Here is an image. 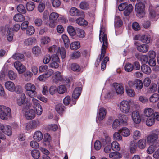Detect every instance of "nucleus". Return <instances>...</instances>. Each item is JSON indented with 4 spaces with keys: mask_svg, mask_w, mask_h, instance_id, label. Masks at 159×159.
Instances as JSON below:
<instances>
[{
    "mask_svg": "<svg viewBox=\"0 0 159 159\" xmlns=\"http://www.w3.org/2000/svg\"><path fill=\"white\" fill-rule=\"evenodd\" d=\"M159 131L156 130L146 137L147 143L150 145H154L155 147L159 146Z\"/></svg>",
    "mask_w": 159,
    "mask_h": 159,
    "instance_id": "nucleus-1",
    "label": "nucleus"
},
{
    "mask_svg": "<svg viewBox=\"0 0 159 159\" xmlns=\"http://www.w3.org/2000/svg\"><path fill=\"white\" fill-rule=\"evenodd\" d=\"M105 29L101 27L99 35V40L101 43H102L101 48V55H104L106 53V50L108 46L107 39V34L105 33Z\"/></svg>",
    "mask_w": 159,
    "mask_h": 159,
    "instance_id": "nucleus-2",
    "label": "nucleus"
},
{
    "mask_svg": "<svg viewBox=\"0 0 159 159\" xmlns=\"http://www.w3.org/2000/svg\"><path fill=\"white\" fill-rule=\"evenodd\" d=\"M24 88L27 96L31 98L36 97L37 93L36 91V87L33 84L28 83L25 84Z\"/></svg>",
    "mask_w": 159,
    "mask_h": 159,
    "instance_id": "nucleus-3",
    "label": "nucleus"
},
{
    "mask_svg": "<svg viewBox=\"0 0 159 159\" xmlns=\"http://www.w3.org/2000/svg\"><path fill=\"white\" fill-rule=\"evenodd\" d=\"M48 51L49 52L52 53L57 52V53H60L62 59L65 57L66 52L65 48L63 47L58 48L56 46L54 45L48 48Z\"/></svg>",
    "mask_w": 159,
    "mask_h": 159,
    "instance_id": "nucleus-4",
    "label": "nucleus"
},
{
    "mask_svg": "<svg viewBox=\"0 0 159 159\" xmlns=\"http://www.w3.org/2000/svg\"><path fill=\"white\" fill-rule=\"evenodd\" d=\"M119 109L122 113L127 114L129 113L130 110V106L129 101L124 100L119 104Z\"/></svg>",
    "mask_w": 159,
    "mask_h": 159,
    "instance_id": "nucleus-5",
    "label": "nucleus"
},
{
    "mask_svg": "<svg viewBox=\"0 0 159 159\" xmlns=\"http://www.w3.org/2000/svg\"><path fill=\"white\" fill-rule=\"evenodd\" d=\"M11 112V109L9 107L3 105H0V118L1 119L7 120Z\"/></svg>",
    "mask_w": 159,
    "mask_h": 159,
    "instance_id": "nucleus-6",
    "label": "nucleus"
},
{
    "mask_svg": "<svg viewBox=\"0 0 159 159\" xmlns=\"http://www.w3.org/2000/svg\"><path fill=\"white\" fill-rule=\"evenodd\" d=\"M135 10L136 15L139 18L143 17L145 14L144 5L142 2L138 3L136 4Z\"/></svg>",
    "mask_w": 159,
    "mask_h": 159,
    "instance_id": "nucleus-7",
    "label": "nucleus"
},
{
    "mask_svg": "<svg viewBox=\"0 0 159 159\" xmlns=\"http://www.w3.org/2000/svg\"><path fill=\"white\" fill-rule=\"evenodd\" d=\"M32 103L30 107L32 106L35 110L36 113L38 115H40L42 113V108L39 103V101L35 98H33L32 100Z\"/></svg>",
    "mask_w": 159,
    "mask_h": 159,
    "instance_id": "nucleus-8",
    "label": "nucleus"
},
{
    "mask_svg": "<svg viewBox=\"0 0 159 159\" xmlns=\"http://www.w3.org/2000/svg\"><path fill=\"white\" fill-rule=\"evenodd\" d=\"M135 39L141 41L143 43L148 44L152 41L151 36L146 34L144 35H138L135 36Z\"/></svg>",
    "mask_w": 159,
    "mask_h": 159,
    "instance_id": "nucleus-9",
    "label": "nucleus"
},
{
    "mask_svg": "<svg viewBox=\"0 0 159 159\" xmlns=\"http://www.w3.org/2000/svg\"><path fill=\"white\" fill-rule=\"evenodd\" d=\"M131 118L133 122L136 124H139L141 121L140 114L139 112L136 110L132 112Z\"/></svg>",
    "mask_w": 159,
    "mask_h": 159,
    "instance_id": "nucleus-10",
    "label": "nucleus"
},
{
    "mask_svg": "<svg viewBox=\"0 0 159 159\" xmlns=\"http://www.w3.org/2000/svg\"><path fill=\"white\" fill-rule=\"evenodd\" d=\"M40 125V122L38 120H33L28 123L26 126V129L29 130L34 129Z\"/></svg>",
    "mask_w": 159,
    "mask_h": 159,
    "instance_id": "nucleus-11",
    "label": "nucleus"
},
{
    "mask_svg": "<svg viewBox=\"0 0 159 159\" xmlns=\"http://www.w3.org/2000/svg\"><path fill=\"white\" fill-rule=\"evenodd\" d=\"M14 65L19 74L22 73L26 70L25 67L20 62L18 61L15 62L14 63Z\"/></svg>",
    "mask_w": 159,
    "mask_h": 159,
    "instance_id": "nucleus-12",
    "label": "nucleus"
},
{
    "mask_svg": "<svg viewBox=\"0 0 159 159\" xmlns=\"http://www.w3.org/2000/svg\"><path fill=\"white\" fill-rule=\"evenodd\" d=\"M113 86L117 94L122 95L124 93V89L122 84L115 83L113 84Z\"/></svg>",
    "mask_w": 159,
    "mask_h": 159,
    "instance_id": "nucleus-13",
    "label": "nucleus"
},
{
    "mask_svg": "<svg viewBox=\"0 0 159 159\" xmlns=\"http://www.w3.org/2000/svg\"><path fill=\"white\" fill-rule=\"evenodd\" d=\"M69 14L72 16H79L81 14L80 11L75 7H72L70 9Z\"/></svg>",
    "mask_w": 159,
    "mask_h": 159,
    "instance_id": "nucleus-14",
    "label": "nucleus"
},
{
    "mask_svg": "<svg viewBox=\"0 0 159 159\" xmlns=\"http://www.w3.org/2000/svg\"><path fill=\"white\" fill-rule=\"evenodd\" d=\"M5 86L6 88L11 92H14L15 90L16 86L13 82L9 81L5 82Z\"/></svg>",
    "mask_w": 159,
    "mask_h": 159,
    "instance_id": "nucleus-15",
    "label": "nucleus"
},
{
    "mask_svg": "<svg viewBox=\"0 0 159 159\" xmlns=\"http://www.w3.org/2000/svg\"><path fill=\"white\" fill-rule=\"evenodd\" d=\"M25 116L27 119H32L35 117V112L33 109H29L25 111Z\"/></svg>",
    "mask_w": 159,
    "mask_h": 159,
    "instance_id": "nucleus-16",
    "label": "nucleus"
},
{
    "mask_svg": "<svg viewBox=\"0 0 159 159\" xmlns=\"http://www.w3.org/2000/svg\"><path fill=\"white\" fill-rule=\"evenodd\" d=\"M62 79V76L60 72L56 71L54 73L53 76L52 81L53 82L57 83Z\"/></svg>",
    "mask_w": 159,
    "mask_h": 159,
    "instance_id": "nucleus-17",
    "label": "nucleus"
},
{
    "mask_svg": "<svg viewBox=\"0 0 159 159\" xmlns=\"http://www.w3.org/2000/svg\"><path fill=\"white\" fill-rule=\"evenodd\" d=\"M106 113V110L103 107L100 108L98 111V120L101 121L104 119L105 118Z\"/></svg>",
    "mask_w": 159,
    "mask_h": 159,
    "instance_id": "nucleus-18",
    "label": "nucleus"
},
{
    "mask_svg": "<svg viewBox=\"0 0 159 159\" xmlns=\"http://www.w3.org/2000/svg\"><path fill=\"white\" fill-rule=\"evenodd\" d=\"M82 90V88L81 87L76 88L72 93V98L75 99L78 98L80 95Z\"/></svg>",
    "mask_w": 159,
    "mask_h": 159,
    "instance_id": "nucleus-19",
    "label": "nucleus"
},
{
    "mask_svg": "<svg viewBox=\"0 0 159 159\" xmlns=\"http://www.w3.org/2000/svg\"><path fill=\"white\" fill-rule=\"evenodd\" d=\"M144 116L147 117L155 116L153 110L150 108H146L143 111Z\"/></svg>",
    "mask_w": 159,
    "mask_h": 159,
    "instance_id": "nucleus-20",
    "label": "nucleus"
},
{
    "mask_svg": "<svg viewBox=\"0 0 159 159\" xmlns=\"http://www.w3.org/2000/svg\"><path fill=\"white\" fill-rule=\"evenodd\" d=\"M43 136L42 133L40 131H37L34 134V139L36 141H40L43 139Z\"/></svg>",
    "mask_w": 159,
    "mask_h": 159,
    "instance_id": "nucleus-21",
    "label": "nucleus"
},
{
    "mask_svg": "<svg viewBox=\"0 0 159 159\" xmlns=\"http://www.w3.org/2000/svg\"><path fill=\"white\" fill-rule=\"evenodd\" d=\"M120 122L124 125H126L128 120V117L126 115L120 114L118 117Z\"/></svg>",
    "mask_w": 159,
    "mask_h": 159,
    "instance_id": "nucleus-22",
    "label": "nucleus"
},
{
    "mask_svg": "<svg viewBox=\"0 0 159 159\" xmlns=\"http://www.w3.org/2000/svg\"><path fill=\"white\" fill-rule=\"evenodd\" d=\"M147 140L144 139L142 138L137 141V145L138 147L141 149H144L146 144Z\"/></svg>",
    "mask_w": 159,
    "mask_h": 159,
    "instance_id": "nucleus-23",
    "label": "nucleus"
},
{
    "mask_svg": "<svg viewBox=\"0 0 159 159\" xmlns=\"http://www.w3.org/2000/svg\"><path fill=\"white\" fill-rule=\"evenodd\" d=\"M121 135L125 137H127L130 134V130L127 128L124 127L121 128L119 131Z\"/></svg>",
    "mask_w": 159,
    "mask_h": 159,
    "instance_id": "nucleus-24",
    "label": "nucleus"
},
{
    "mask_svg": "<svg viewBox=\"0 0 159 159\" xmlns=\"http://www.w3.org/2000/svg\"><path fill=\"white\" fill-rule=\"evenodd\" d=\"M137 49L139 52L145 53L148 50L149 46L147 44H142L137 47Z\"/></svg>",
    "mask_w": 159,
    "mask_h": 159,
    "instance_id": "nucleus-25",
    "label": "nucleus"
},
{
    "mask_svg": "<svg viewBox=\"0 0 159 159\" xmlns=\"http://www.w3.org/2000/svg\"><path fill=\"white\" fill-rule=\"evenodd\" d=\"M25 19V16L20 14H16L14 15L13 17L14 20L17 22H22L24 21Z\"/></svg>",
    "mask_w": 159,
    "mask_h": 159,
    "instance_id": "nucleus-26",
    "label": "nucleus"
},
{
    "mask_svg": "<svg viewBox=\"0 0 159 159\" xmlns=\"http://www.w3.org/2000/svg\"><path fill=\"white\" fill-rule=\"evenodd\" d=\"M36 41V39L34 37H30L25 40L24 44L25 45H31Z\"/></svg>",
    "mask_w": 159,
    "mask_h": 159,
    "instance_id": "nucleus-27",
    "label": "nucleus"
},
{
    "mask_svg": "<svg viewBox=\"0 0 159 159\" xmlns=\"http://www.w3.org/2000/svg\"><path fill=\"white\" fill-rule=\"evenodd\" d=\"M141 69L143 72L147 75H149L151 72V68L146 64L142 65Z\"/></svg>",
    "mask_w": 159,
    "mask_h": 159,
    "instance_id": "nucleus-28",
    "label": "nucleus"
},
{
    "mask_svg": "<svg viewBox=\"0 0 159 159\" xmlns=\"http://www.w3.org/2000/svg\"><path fill=\"white\" fill-rule=\"evenodd\" d=\"M39 149L44 154L43 156V159H50V157L48 156L49 154V152L48 150L42 147H40Z\"/></svg>",
    "mask_w": 159,
    "mask_h": 159,
    "instance_id": "nucleus-29",
    "label": "nucleus"
},
{
    "mask_svg": "<svg viewBox=\"0 0 159 159\" xmlns=\"http://www.w3.org/2000/svg\"><path fill=\"white\" fill-rule=\"evenodd\" d=\"M157 84L155 83H152L148 89L147 92L148 93H154L157 91Z\"/></svg>",
    "mask_w": 159,
    "mask_h": 159,
    "instance_id": "nucleus-30",
    "label": "nucleus"
},
{
    "mask_svg": "<svg viewBox=\"0 0 159 159\" xmlns=\"http://www.w3.org/2000/svg\"><path fill=\"white\" fill-rule=\"evenodd\" d=\"M122 157V154L117 152H111L109 154V157L111 158H121Z\"/></svg>",
    "mask_w": 159,
    "mask_h": 159,
    "instance_id": "nucleus-31",
    "label": "nucleus"
},
{
    "mask_svg": "<svg viewBox=\"0 0 159 159\" xmlns=\"http://www.w3.org/2000/svg\"><path fill=\"white\" fill-rule=\"evenodd\" d=\"M149 99L151 102L156 103L159 101V94L157 93H154L150 96Z\"/></svg>",
    "mask_w": 159,
    "mask_h": 159,
    "instance_id": "nucleus-32",
    "label": "nucleus"
},
{
    "mask_svg": "<svg viewBox=\"0 0 159 159\" xmlns=\"http://www.w3.org/2000/svg\"><path fill=\"white\" fill-rule=\"evenodd\" d=\"M150 18L152 20H153L156 18L158 17V14L156 13L153 8L152 7H150Z\"/></svg>",
    "mask_w": 159,
    "mask_h": 159,
    "instance_id": "nucleus-33",
    "label": "nucleus"
},
{
    "mask_svg": "<svg viewBox=\"0 0 159 159\" xmlns=\"http://www.w3.org/2000/svg\"><path fill=\"white\" fill-rule=\"evenodd\" d=\"M142 136L141 132L138 130H135L132 133V138L134 140H137L139 139Z\"/></svg>",
    "mask_w": 159,
    "mask_h": 159,
    "instance_id": "nucleus-34",
    "label": "nucleus"
},
{
    "mask_svg": "<svg viewBox=\"0 0 159 159\" xmlns=\"http://www.w3.org/2000/svg\"><path fill=\"white\" fill-rule=\"evenodd\" d=\"M12 57L16 60L21 61H24L25 60L24 56L23 54L19 53H16L14 54Z\"/></svg>",
    "mask_w": 159,
    "mask_h": 159,
    "instance_id": "nucleus-35",
    "label": "nucleus"
},
{
    "mask_svg": "<svg viewBox=\"0 0 159 159\" xmlns=\"http://www.w3.org/2000/svg\"><path fill=\"white\" fill-rule=\"evenodd\" d=\"M155 122V116L148 117L146 122V125L149 126L153 125Z\"/></svg>",
    "mask_w": 159,
    "mask_h": 159,
    "instance_id": "nucleus-36",
    "label": "nucleus"
},
{
    "mask_svg": "<svg viewBox=\"0 0 159 159\" xmlns=\"http://www.w3.org/2000/svg\"><path fill=\"white\" fill-rule=\"evenodd\" d=\"M133 9L132 5L131 4H129L128 5L127 3V6L124 11L125 15L128 16L132 12Z\"/></svg>",
    "mask_w": 159,
    "mask_h": 159,
    "instance_id": "nucleus-37",
    "label": "nucleus"
},
{
    "mask_svg": "<svg viewBox=\"0 0 159 159\" xmlns=\"http://www.w3.org/2000/svg\"><path fill=\"white\" fill-rule=\"evenodd\" d=\"M76 22L79 25L85 26L87 24V22L84 18H78L76 20Z\"/></svg>",
    "mask_w": 159,
    "mask_h": 159,
    "instance_id": "nucleus-38",
    "label": "nucleus"
},
{
    "mask_svg": "<svg viewBox=\"0 0 159 159\" xmlns=\"http://www.w3.org/2000/svg\"><path fill=\"white\" fill-rule=\"evenodd\" d=\"M111 148L114 151H119L120 149L119 144L116 141H114L112 143Z\"/></svg>",
    "mask_w": 159,
    "mask_h": 159,
    "instance_id": "nucleus-39",
    "label": "nucleus"
},
{
    "mask_svg": "<svg viewBox=\"0 0 159 159\" xmlns=\"http://www.w3.org/2000/svg\"><path fill=\"white\" fill-rule=\"evenodd\" d=\"M26 96L24 93H22L20 95V98L17 100V103L19 106L23 104L25 101Z\"/></svg>",
    "mask_w": 159,
    "mask_h": 159,
    "instance_id": "nucleus-40",
    "label": "nucleus"
},
{
    "mask_svg": "<svg viewBox=\"0 0 159 159\" xmlns=\"http://www.w3.org/2000/svg\"><path fill=\"white\" fill-rule=\"evenodd\" d=\"M26 7L28 11H32L35 7V4L32 2H28L26 3Z\"/></svg>",
    "mask_w": 159,
    "mask_h": 159,
    "instance_id": "nucleus-41",
    "label": "nucleus"
},
{
    "mask_svg": "<svg viewBox=\"0 0 159 159\" xmlns=\"http://www.w3.org/2000/svg\"><path fill=\"white\" fill-rule=\"evenodd\" d=\"M134 87L138 90H140L143 88V83L141 80L138 79H136Z\"/></svg>",
    "mask_w": 159,
    "mask_h": 159,
    "instance_id": "nucleus-42",
    "label": "nucleus"
},
{
    "mask_svg": "<svg viewBox=\"0 0 159 159\" xmlns=\"http://www.w3.org/2000/svg\"><path fill=\"white\" fill-rule=\"evenodd\" d=\"M101 141L102 143L104 145L109 144L111 142V139L109 136L106 135L104 138H102Z\"/></svg>",
    "mask_w": 159,
    "mask_h": 159,
    "instance_id": "nucleus-43",
    "label": "nucleus"
},
{
    "mask_svg": "<svg viewBox=\"0 0 159 159\" xmlns=\"http://www.w3.org/2000/svg\"><path fill=\"white\" fill-rule=\"evenodd\" d=\"M35 32V29L34 27L32 26H29L26 29V34L28 36H31Z\"/></svg>",
    "mask_w": 159,
    "mask_h": 159,
    "instance_id": "nucleus-44",
    "label": "nucleus"
},
{
    "mask_svg": "<svg viewBox=\"0 0 159 159\" xmlns=\"http://www.w3.org/2000/svg\"><path fill=\"white\" fill-rule=\"evenodd\" d=\"M61 38L64 43L65 47L68 48L70 44V41L68 36L65 34L62 35Z\"/></svg>",
    "mask_w": 159,
    "mask_h": 159,
    "instance_id": "nucleus-45",
    "label": "nucleus"
},
{
    "mask_svg": "<svg viewBox=\"0 0 159 159\" xmlns=\"http://www.w3.org/2000/svg\"><path fill=\"white\" fill-rule=\"evenodd\" d=\"M137 145L134 142H132L130 143L129 146L130 150L131 153H134L136 151Z\"/></svg>",
    "mask_w": 159,
    "mask_h": 159,
    "instance_id": "nucleus-46",
    "label": "nucleus"
},
{
    "mask_svg": "<svg viewBox=\"0 0 159 159\" xmlns=\"http://www.w3.org/2000/svg\"><path fill=\"white\" fill-rule=\"evenodd\" d=\"M13 35V30L12 28H10L7 34V40L9 41H11L12 40Z\"/></svg>",
    "mask_w": 159,
    "mask_h": 159,
    "instance_id": "nucleus-47",
    "label": "nucleus"
},
{
    "mask_svg": "<svg viewBox=\"0 0 159 159\" xmlns=\"http://www.w3.org/2000/svg\"><path fill=\"white\" fill-rule=\"evenodd\" d=\"M134 68V66L132 64L129 63H127L124 67L125 70L128 72L132 71Z\"/></svg>",
    "mask_w": 159,
    "mask_h": 159,
    "instance_id": "nucleus-48",
    "label": "nucleus"
},
{
    "mask_svg": "<svg viewBox=\"0 0 159 159\" xmlns=\"http://www.w3.org/2000/svg\"><path fill=\"white\" fill-rule=\"evenodd\" d=\"M64 106L61 104H57L55 107V110L57 112L60 114H61L63 111Z\"/></svg>",
    "mask_w": 159,
    "mask_h": 159,
    "instance_id": "nucleus-49",
    "label": "nucleus"
},
{
    "mask_svg": "<svg viewBox=\"0 0 159 159\" xmlns=\"http://www.w3.org/2000/svg\"><path fill=\"white\" fill-rule=\"evenodd\" d=\"M76 34L77 36L80 38H83L85 36V32L83 30L80 29H77Z\"/></svg>",
    "mask_w": 159,
    "mask_h": 159,
    "instance_id": "nucleus-50",
    "label": "nucleus"
},
{
    "mask_svg": "<svg viewBox=\"0 0 159 159\" xmlns=\"http://www.w3.org/2000/svg\"><path fill=\"white\" fill-rule=\"evenodd\" d=\"M17 9L18 12L22 14H25L26 12L24 6L22 4L19 5L17 7Z\"/></svg>",
    "mask_w": 159,
    "mask_h": 159,
    "instance_id": "nucleus-51",
    "label": "nucleus"
},
{
    "mask_svg": "<svg viewBox=\"0 0 159 159\" xmlns=\"http://www.w3.org/2000/svg\"><path fill=\"white\" fill-rule=\"evenodd\" d=\"M67 30L69 34L71 36H74L76 34V32L74 28L72 26H69L67 28Z\"/></svg>",
    "mask_w": 159,
    "mask_h": 159,
    "instance_id": "nucleus-52",
    "label": "nucleus"
},
{
    "mask_svg": "<svg viewBox=\"0 0 159 159\" xmlns=\"http://www.w3.org/2000/svg\"><path fill=\"white\" fill-rule=\"evenodd\" d=\"M33 75V74L30 71H27L24 74L25 80L29 81Z\"/></svg>",
    "mask_w": 159,
    "mask_h": 159,
    "instance_id": "nucleus-53",
    "label": "nucleus"
},
{
    "mask_svg": "<svg viewBox=\"0 0 159 159\" xmlns=\"http://www.w3.org/2000/svg\"><path fill=\"white\" fill-rule=\"evenodd\" d=\"M70 67L71 70L77 72H79L81 70L80 66L76 63L72 64L71 65Z\"/></svg>",
    "mask_w": 159,
    "mask_h": 159,
    "instance_id": "nucleus-54",
    "label": "nucleus"
},
{
    "mask_svg": "<svg viewBox=\"0 0 159 159\" xmlns=\"http://www.w3.org/2000/svg\"><path fill=\"white\" fill-rule=\"evenodd\" d=\"M89 3L86 2H82L80 4V7L82 9L86 10L89 8Z\"/></svg>",
    "mask_w": 159,
    "mask_h": 159,
    "instance_id": "nucleus-55",
    "label": "nucleus"
},
{
    "mask_svg": "<svg viewBox=\"0 0 159 159\" xmlns=\"http://www.w3.org/2000/svg\"><path fill=\"white\" fill-rule=\"evenodd\" d=\"M80 47V43L78 41L74 42L72 43L70 45L71 49L76 50Z\"/></svg>",
    "mask_w": 159,
    "mask_h": 159,
    "instance_id": "nucleus-56",
    "label": "nucleus"
},
{
    "mask_svg": "<svg viewBox=\"0 0 159 159\" xmlns=\"http://www.w3.org/2000/svg\"><path fill=\"white\" fill-rule=\"evenodd\" d=\"M59 16V15L58 13L56 12H52L49 15V20L56 21Z\"/></svg>",
    "mask_w": 159,
    "mask_h": 159,
    "instance_id": "nucleus-57",
    "label": "nucleus"
},
{
    "mask_svg": "<svg viewBox=\"0 0 159 159\" xmlns=\"http://www.w3.org/2000/svg\"><path fill=\"white\" fill-rule=\"evenodd\" d=\"M109 60V58L107 56H106L104 57L101 64V68L102 70H104L106 67V64Z\"/></svg>",
    "mask_w": 159,
    "mask_h": 159,
    "instance_id": "nucleus-58",
    "label": "nucleus"
},
{
    "mask_svg": "<svg viewBox=\"0 0 159 159\" xmlns=\"http://www.w3.org/2000/svg\"><path fill=\"white\" fill-rule=\"evenodd\" d=\"M8 75L9 78L11 80H15L17 76L16 73H15L12 70L9 71Z\"/></svg>",
    "mask_w": 159,
    "mask_h": 159,
    "instance_id": "nucleus-59",
    "label": "nucleus"
},
{
    "mask_svg": "<svg viewBox=\"0 0 159 159\" xmlns=\"http://www.w3.org/2000/svg\"><path fill=\"white\" fill-rule=\"evenodd\" d=\"M31 154L33 157L35 159H38L40 156V153L37 150H33L31 152Z\"/></svg>",
    "mask_w": 159,
    "mask_h": 159,
    "instance_id": "nucleus-60",
    "label": "nucleus"
},
{
    "mask_svg": "<svg viewBox=\"0 0 159 159\" xmlns=\"http://www.w3.org/2000/svg\"><path fill=\"white\" fill-rule=\"evenodd\" d=\"M51 140V137L48 133H46L44 134L43 141L44 142L47 143V144L45 143V144L49 145V143Z\"/></svg>",
    "mask_w": 159,
    "mask_h": 159,
    "instance_id": "nucleus-61",
    "label": "nucleus"
},
{
    "mask_svg": "<svg viewBox=\"0 0 159 159\" xmlns=\"http://www.w3.org/2000/svg\"><path fill=\"white\" fill-rule=\"evenodd\" d=\"M126 91L128 95L130 97H134L135 95V92L132 89L129 88L126 89Z\"/></svg>",
    "mask_w": 159,
    "mask_h": 159,
    "instance_id": "nucleus-62",
    "label": "nucleus"
},
{
    "mask_svg": "<svg viewBox=\"0 0 159 159\" xmlns=\"http://www.w3.org/2000/svg\"><path fill=\"white\" fill-rule=\"evenodd\" d=\"M50 41V38L48 37H43L41 39V43L42 44H47Z\"/></svg>",
    "mask_w": 159,
    "mask_h": 159,
    "instance_id": "nucleus-63",
    "label": "nucleus"
},
{
    "mask_svg": "<svg viewBox=\"0 0 159 159\" xmlns=\"http://www.w3.org/2000/svg\"><path fill=\"white\" fill-rule=\"evenodd\" d=\"M66 90V87L63 85L59 86L57 89L58 93L61 94L64 93Z\"/></svg>",
    "mask_w": 159,
    "mask_h": 159,
    "instance_id": "nucleus-64",
    "label": "nucleus"
}]
</instances>
